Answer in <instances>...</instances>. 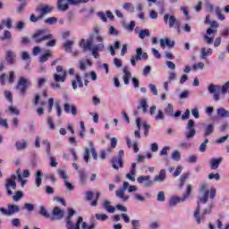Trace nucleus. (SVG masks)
<instances>
[{
    "label": "nucleus",
    "mask_w": 229,
    "mask_h": 229,
    "mask_svg": "<svg viewBox=\"0 0 229 229\" xmlns=\"http://www.w3.org/2000/svg\"><path fill=\"white\" fill-rule=\"evenodd\" d=\"M103 207L106 208V212H109V214H114V212H115V207L111 206L109 200L104 201Z\"/></svg>",
    "instance_id": "nucleus-33"
},
{
    "label": "nucleus",
    "mask_w": 229,
    "mask_h": 229,
    "mask_svg": "<svg viewBox=\"0 0 229 229\" xmlns=\"http://www.w3.org/2000/svg\"><path fill=\"white\" fill-rule=\"evenodd\" d=\"M134 199H136V201H139L140 203H144V201H146V197L144 195H141L140 193H136L133 196Z\"/></svg>",
    "instance_id": "nucleus-49"
},
{
    "label": "nucleus",
    "mask_w": 229,
    "mask_h": 229,
    "mask_svg": "<svg viewBox=\"0 0 229 229\" xmlns=\"http://www.w3.org/2000/svg\"><path fill=\"white\" fill-rule=\"evenodd\" d=\"M109 35L117 36L119 35V30L115 29L114 26H109Z\"/></svg>",
    "instance_id": "nucleus-62"
},
{
    "label": "nucleus",
    "mask_w": 229,
    "mask_h": 229,
    "mask_svg": "<svg viewBox=\"0 0 229 229\" xmlns=\"http://www.w3.org/2000/svg\"><path fill=\"white\" fill-rule=\"evenodd\" d=\"M163 21L165 26H168L169 28H174V26H176V23L178 22V20H176V16L170 13H163Z\"/></svg>",
    "instance_id": "nucleus-12"
},
{
    "label": "nucleus",
    "mask_w": 229,
    "mask_h": 229,
    "mask_svg": "<svg viewBox=\"0 0 229 229\" xmlns=\"http://www.w3.org/2000/svg\"><path fill=\"white\" fill-rule=\"evenodd\" d=\"M23 196L22 191H16V194L14 196H13V201H19Z\"/></svg>",
    "instance_id": "nucleus-63"
},
{
    "label": "nucleus",
    "mask_w": 229,
    "mask_h": 229,
    "mask_svg": "<svg viewBox=\"0 0 229 229\" xmlns=\"http://www.w3.org/2000/svg\"><path fill=\"white\" fill-rule=\"evenodd\" d=\"M173 112H174L173 105L167 104V106L165 109V115H168L169 117H173Z\"/></svg>",
    "instance_id": "nucleus-44"
},
{
    "label": "nucleus",
    "mask_w": 229,
    "mask_h": 229,
    "mask_svg": "<svg viewBox=\"0 0 229 229\" xmlns=\"http://www.w3.org/2000/svg\"><path fill=\"white\" fill-rule=\"evenodd\" d=\"M17 151H24L28 148V140H17L14 144Z\"/></svg>",
    "instance_id": "nucleus-21"
},
{
    "label": "nucleus",
    "mask_w": 229,
    "mask_h": 229,
    "mask_svg": "<svg viewBox=\"0 0 229 229\" xmlns=\"http://www.w3.org/2000/svg\"><path fill=\"white\" fill-rule=\"evenodd\" d=\"M150 35V32H149V30L148 29H145V30H141L139 33V37L141 38V39H144L146 38V37H149Z\"/></svg>",
    "instance_id": "nucleus-45"
},
{
    "label": "nucleus",
    "mask_w": 229,
    "mask_h": 229,
    "mask_svg": "<svg viewBox=\"0 0 229 229\" xmlns=\"http://www.w3.org/2000/svg\"><path fill=\"white\" fill-rule=\"evenodd\" d=\"M148 100L146 98H141L139 101L137 108L138 110H142L143 114H146V112H148Z\"/></svg>",
    "instance_id": "nucleus-29"
},
{
    "label": "nucleus",
    "mask_w": 229,
    "mask_h": 229,
    "mask_svg": "<svg viewBox=\"0 0 229 229\" xmlns=\"http://www.w3.org/2000/svg\"><path fill=\"white\" fill-rule=\"evenodd\" d=\"M39 214H40V216H43V217L51 219V214L47 213V210H46V208L44 206L40 207Z\"/></svg>",
    "instance_id": "nucleus-40"
},
{
    "label": "nucleus",
    "mask_w": 229,
    "mask_h": 229,
    "mask_svg": "<svg viewBox=\"0 0 229 229\" xmlns=\"http://www.w3.org/2000/svg\"><path fill=\"white\" fill-rule=\"evenodd\" d=\"M208 190L205 191L203 197L199 198V199L197 202V208L193 213L197 225H201V221L205 219V216H207V214H210L212 210V206H209L208 208L204 209L201 213V203L205 205L208 201Z\"/></svg>",
    "instance_id": "nucleus-1"
},
{
    "label": "nucleus",
    "mask_w": 229,
    "mask_h": 229,
    "mask_svg": "<svg viewBox=\"0 0 229 229\" xmlns=\"http://www.w3.org/2000/svg\"><path fill=\"white\" fill-rule=\"evenodd\" d=\"M5 99H7L10 103H13V96L10 90H5L4 92Z\"/></svg>",
    "instance_id": "nucleus-50"
},
{
    "label": "nucleus",
    "mask_w": 229,
    "mask_h": 229,
    "mask_svg": "<svg viewBox=\"0 0 229 229\" xmlns=\"http://www.w3.org/2000/svg\"><path fill=\"white\" fill-rule=\"evenodd\" d=\"M128 187H130V182H123V188L115 191L116 198H119L122 201H128L130 196L125 193L128 191Z\"/></svg>",
    "instance_id": "nucleus-9"
},
{
    "label": "nucleus",
    "mask_w": 229,
    "mask_h": 229,
    "mask_svg": "<svg viewBox=\"0 0 229 229\" xmlns=\"http://www.w3.org/2000/svg\"><path fill=\"white\" fill-rule=\"evenodd\" d=\"M72 87L73 90H76L78 87L81 89L83 88V81H81V76H80V74H75V81H72Z\"/></svg>",
    "instance_id": "nucleus-19"
},
{
    "label": "nucleus",
    "mask_w": 229,
    "mask_h": 229,
    "mask_svg": "<svg viewBox=\"0 0 229 229\" xmlns=\"http://www.w3.org/2000/svg\"><path fill=\"white\" fill-rule=\"evenodd\" d=\"M65 215V211L62 210L59 207L54 208L52 213L50 215L51 221H60V219L64 218Z\"/></svg>",
    "instance_id": "nucleus-14"
},
{
    "label": "nucleus",
    "mask_w": 229,
    "mask_h": 229,
    "mask_svg": "<svg viewBox=\"0 0 229 229\" xmlns=\"http://www.w3.org/2000/svg\"><path fill=\"white\" fill-rule=\"evenodd\" d=\"M189 180V174H185L182 177L180 178V183H179V188L182 189L183 187L185 182Z\"/></svg>",
    "instance_id": "nucleus-52"
},
{
    "label": "nucleus",
    "mask_w": 229,
    "mask_h": 229,
    "mask_svg": "<svg viewBox=\"0 0 229 229\" xmlns=\"http://www.w3.org/2000/svg\"><path fill=\"white\" fill-rule=\"evenodd\" d=\"M176 78H177L176 72H171L169 73L168 80H167L168 83H173V81H174Z\"/></svg>",
    "instance_id": "nucleus-59"
},
{
    "label": "nucleus",
    "mask_w": 229,
    "mask_h": 229,
    "mask_svg": "<svg viewBox=\"0 0 229 229\" xmlns=\"http://www.w3.org/2000/svg\"><path fill=\"white\" fill-rule=\"evenodd\" d=\"M5 60L10 65H13V64H15V54L13 51L9 50L5 53Z\"/></svg>",
    "instance_id": "nucleus-26"
},
{
    "label": "nucleus",
    "mask_w": 229,
    "mask_h": 229,
    "mask_svg": "<svg viewBox=\"0 0 229 229\" xmlns=\"http://www.w3.org/2000/svg\"><path fill=\"white\" fill-rule=\"evenodd\" d=\"M95 217L98 221H106V219H108V216L106 214H96Z\"/></svg>",
    "instance_id": "nucleus-58"
},
{
    "label": "nucleus",
    "mask_w": 229,
    "mask_h": 229,
    "mask_svg": "<svg viewBox=\"0 0 229 229\" xmlns=\"http://www.w3.org/2000/svg\"><path fill=\"white\" fill-rule=\"evenodd\" d=\"M46 31H47L46 29L38 30L32 35V40H34L36 44H40L41 42L53 38V34L46 35Z\"/></svg>",
    "instance_id": "nucleus-8"
},
{
    "label": "nucleus",
    "mask_w": 229,
    "mask_h": 229,
    "mask_svg": "<svg viewBox=\"0 0 229 229\" xmlns=\"http://www.w3.org/2000/svg\"><path fill=\"white\" fill-rule=\"evenodd\" d=\"M12 39V33L10 30H5L4 35L0 36V40H11Z\"/></svg>",
    "instance_id": "nucleus-42"
},
{
    "label": "nucleus",
    "mask_w": 229,
    "mask_h": 229,
    "mask_svg": "<svg viewBox=\"0 0 229 229\" xmlns=\"http://www.w3.org/2000/svg\"><path fill=\"white\" fill-rule=\"evenodd\" d=\"M60 178H62L64 180V182L67 181V172H65V170H64V168H60L58 171H57Z\"/></svg>",
    "instance_id": "nucleus-47"
},
{
    "label": "nucleus",
    "mask_w": 229,
    "mask_h": 229,
    "mask_svg": "<svg viewBox=\"0 0 229 229\" xmlns=\"http://www.w3.org/2000/svg\"><path fill=\"white\" fill-rule=\"evenodd\" d=\"M50 166L56 167L58 165V162H56V158L53 157V154H49Z\"/></svg>",
    "instance_id": "nucleus-53"
},
{
    "label": "nucleus",
    "mask_w": 229,
    "mask_h": 229,
    "mask_svg": "<svg viewBox=\"0 0 229 229\" xmlns=\"http://www.w3.org/2000/svg\"><path fill=\"white\" fill-rule=\"evenodd\" d=\"M131 78V72L128 71V67L123 69V81L124 85H130V79Z\"/></svg>",
    "instance_id": "nucleus-30"
},
{
    "label": "nucleus",
    "mask_w": 229,
    "mask_h": 229,
    "mask_svg": "<svg viewBox=\"0 0 229 229\" xmlns=\"http://www.w3.org/2000/svg\"><path fill=\"white\" fill-rule=\"evenodd\" d=\"M216 114L221 119H228V117H229V111L225 109V108H223V107H220V108L216 109Z\"/></svg>",
    "instance_id": "nucleus-31"
},
{
    "label": "nucleus",
    "mask_w": 229,
    "mask_h": 229,
    "mask_svg": "<svg viewBox=\"0 0 229 229\" xmlns=\"http://www.w3.org/2000/svg\"><path fill=\"white\" fill-rule=\"evenodd\" d=\"M220 92H222V94H226V92L229 93V81L225 82L221 89H220Z\"/></svg>",
    "instance_id": "nucleus-61"
},
{
    "label": "nucleus",
    "mask_w": 229,
    "mask_h": 229,
    "mask_svg": "<svg viewBox=\"0 0 229 229\" xmlns=\"http://www.w3.org/2000/svg\"><path fill=\"white\" fill-rule=\"evenodd\" d=\"M30 87H31V81L26 79V77H20L16 85V89L19 90L20 96H22L24 98Z\"/></svg>",
    "instance_id": "nucleus-6"
},
{
    "label": "nucleus",
    "mask_w": 229,
    "mask_h": 229,
    "mask_svg": "<svg viewBox=\"0 0 229 229\" xmlns=\"http://www.w3.org/2000/svg\"><path fill=\"white\" fill-rule=\"evenodd\" d=\"M37 12H39V19H44L45 15L53 12V6L47 4L38 5L36 8Z\"/></svg>",
    "instance_id": "nucleus-15"
},
{
    "label": "nucleus",
    "mask_w": 229,
    "mask_h": 229,
    "mask_svg": "<svg viewBox=\"0 0 229 229\" xmlns=\"http://www.w3.org/2000/svg\"><path fill=\"white\" fill-rule=\"evenodd\" d=\"M198 69H200V71H203V69H205V64L200 62L192 66L193 71H198Z\"/></svg>",
    "instance_id": "nucleus-60"
},
{
    "label": "nucleus",
    "mask_w": 229,
    "mask_h": 229,
    "mask_svg": "<svg viewBox=\"0 0 229 229\" xmlns=\"http://www.w3.org/2000/svg\"><path fill=\"white\" fill-rule=\"evenodd\" d=\"M212 53H213L212 48H201L200 49V58L205 60V58H207V56H210V55H212Z\"/></svg>",
    "instance_id": "nucleus-32"
},
{
    "label": "nucleus",
    "mask_w": 229,
    "mask_h": 229,
    "mask_svg": "<svg viewBox=\"0 0 229 229\" xmlns=\"http://www.w3.org/2000/svg\"><path fill=\"white\" fill-rule=\"evenodd\" d=\"M215 12H216V13L217 18H218L220 21H225V14H222V13H221V8H220V7H216V8H215Z\"/></svg>",
    "instance_id": "nucleus-51"
},
{
    "label": "nucleus",
    "mask_w": 229,
    "mask_h": 229,
    "mask_svg": "<svg viewBox=\"0 0 229 229\" xmlns=\"http://www.w3.org/2000/svg\"><path fill=\"white\" fill-rule=\"evenodd\" d=\"M214 128H216V123L214 122L208 123L204 127V137H210L214 133Z\"/></svg>",
    "instance_id": "nucleus-20"
},
{
    "label": "nucleus",
    "mask_w": 229,
    "mask_h": 229,
    "mask_svg": "<svg viewBox=\"0 0 229 229\" xmlns=\"http://www.w3.org/2000/svg\"><path fill=\"white\" fill-rule=\"evenodd\" d=\"M33 104L35 105V106H38V105H41V106H44V105H46V102L44 100L40 101V95L37 94L35 96Z\"/></svg>",
    "instance_id": "nucleus-39"
},
{
    "label": "nucleus",
    "mask_w": 229,
    "mask_h": 229,
    "mask_svg": "<svg viewBox=\"0 0 229 229\" xmlns=\"http://www.w3.org/2000/svg\"><path fill=\"white\" fill-rule=\"evenodd\" d=\"M76 211L72 208L68 209V216L65 218L66 229H80V225L83 223V217L79 216L75 225H72V217Z\"/></svg>",
    "instance_id": "nucleus-5"
},
{
    "label": "nucleus",
    "mask_w": 229,
    "mask_h": 229,
    "mask_svg": "<svg viewBox=\"0 0 229 229\" xmlns=\"http://www.w3.org/2000/svg\"><path fill=\"white\" fill-rule=\"evenodd\" d=\"M207 144H208V139H206L204 142L200 144L199 148V151H200V153H205V150L207 149Z\"/></svg>",
    "instance_id": "nucleus-54"
},
{
    "label": "nucleus",
    "mask_w": 229,
    "mask_h": 229,
    "mask_svg": "<svg viewBox=\"0 0 229 229\" xmlns=\"http://www.w3.org/2000/svg\"><path fill=\"white\" fill-rule=\"evenodd\" d=\"M57 8L62 12H66L69 10V1L68 0H57Z\"/></svg>",
    "instance_id": "nucleus-27"
},
{
    "label": "nucleus",
    "mask_w": 229,
    "mask_h": 229,
    "mask_svg": "<svg viewBox=\"0 0 229 229\" xmlns=\"http://www.w3.org/2000/svg\"><path fill=\"white\" fill-rule=\"evenodd\" d=\"M15 180H17V175L15 174L11 175V178H7L5 180L4 187L7 192V196H13V191H17V182Z\"/></svg>",
    "instance_id": "nucleus-7"
},
{
    "label": "nucleus",
    "mask_w": 229,
    "mask_h": 229,
    "mask_svg": "<svg viewBox=\"0 0 229 229\" xmlns=\"http://www.w3.org/2000/svg\"><path fill=\"white\" fill-rule=\"evenodd\" d=\"M55 108L57 112V117H60L62 115L64 110H62V106H60V100H57L55 104Z\"/></svg>",
    "instance_id": "nucleus-48"
},
{
    "label": "nucleus",
    "mask_w": 229,
    "mask_h": 229,
    "mask_svg": "<svg viewBox=\"0 0 229 229\" xmlns=\"http://www.w3.org/2000/svg\"><path fill=\"white\" fill-rule=\"evenodd\" d=\"M211 28L207 30V34L204 35L203 38L206 44L210 46L214 44V37H216V33H217V28H219V23L217 21H212L210 23Z\"/></svg>",
    "instance_id": "nucleus-4"
},
{
    "label": "nucleus",
    "mask_w": 229,
    "mask_h": 229,
    "mask_svg": "<svg viewBox=\"0 0 229 229\" xmlns=\"http://www.w3.org/2000/svg\"><path fill=\"white\" fill-rule=\"evenodd\" d=\"M167 47H174V41H172L169 38L160 39V47L165 49Z\"/></svg>",
    "instance_id": "nucleus-28"
},
{
    "label": "nucleus",
    "mask_w": 229,
    "mask_h": 229,
    "mask_svg": "<svg viewBox=\"0 0 229 229\" xmlns=\"http://www.w3.org/2000/svg\"><path fill=\"white\" fill-rule=\"evenodd\" d=\"M140 60H148V53H142L141 47L136 50V55L131 58V64L135 67L137 62H140Z\"/></svg>",
    "instance_id": "nucleus-10"
},
{
    "label": "nucleus",
    "mask_w": 229,
    "mask_h": 229,
    "mask_svg": "<svg viewBox=\"0 0 229 229\" xmlns=\"http://www.w3.org/2000/svg\"><path fill=\"white\" fill-rule=\"evenodd\" d=\"M23 208L28 210V212H33V210H35V206L31 203H25Z\"/></svg>",
    "instance_id": "nucleus-57"
},
{
    "label": "nucleus",
    "mask_w": 229,
    "mask_h": 229,
    "mask_svg": "<svg viewBox=\"0 0 229 229\" xmlns=\"http://www.w3.org/2000/svg\"><path fill=\"white\" fill-rule=\"evenodd\" d=\"M148 89L153 96H158V89H157V86H155V84H149Z\"/></svg>",
    "instance_id": "nucleus-55"
},
{
    "label": "nucleus",
    "mask_w": 229,
    "mask_h": 229,
    "mask_svg": "<svg viewBox=\"0 0 229 229\" xmlns=\"http://www.w3.org/2000/svg\"><path fill=\"white\" fill-rule=\"evenodd\" d=\"M192 191V184H188L186 186V191L182 196V199H185L191 196V192Z\"/></svg>",
    "instance_id": "nucleus-37"
},
{
    "label": "nucleus",
    "mask_w": 229,
    "mask_h": 229,
    "mask_svg": "<svg viewBox=\"0 0 229 229\" xmlns=\"http://www.w3.org/2000/svg\"><path fill=\"white\" fill-rule=\"evenodd\" d=\"M123 10H127V12H131V13H133V12H135V9L133 8V4H131V3L123 4Z\"/></svg>",
    "instance_id": "nucleus-41"
},
{
    "label": "nucleus",
    "mask_w": 229,
    "mask_h": 229,
    "mask_svg": "<svg viewBox=\"0 0 229 229\" xmlns=\"http://www.w3.org/2000/svg\"><path fill=\"white\" fill-rule=\"evenodd\" d=\"M172 159L175 160L176 162H180V160H182V155L180 154V151L174 150L172 153Z\"/></svg>",
    "instance_id": "nucleus-43"
},
{
    "label": "nucleus",
    "mask_w": 229,
    "mask_h": 229,
    "mask_svg": "<svg viewBox=\"0 0 229 229\" xmlns=\"http://www.w3.org/2000/svg\"><path fill=\"white\" fill-rule=\"evenodd\" d=\"M80 47L83 49V51H91L92 55H96L105 49V44L99 43L98 45L92 46V39H81L79 42Z\"/></svg>",
    "instance_id": "nucleus-3"
},
{
    "label": "nucleus",
    "mask_w": 229,
    "mask_h": 229,
    "mask_svg": "<svg viewBox=\"0 0 229 229\" xmlns=\"http://www.w3.org/2000/svg\"><path fill=\"white\" fill-rule=\"evenodd\" d=\"M208 91L209 94H213V99L215 101H219V99H221V89H219V86L216 84H209L208 86Z\"/></svg>",
    "instance_id": "nucleus-13"
},
{
    "label": "nucleus",
    "mask_w": 229,
    "mask_h": 229,
    "mask_svg": "<svg viewBox=\"0 0 229 229\" xmlns=\"http://www.w3.org/2000/svg\"><path fill=\"white\" fill-rule=\"evenodd\" d=\"M138 183H141L144 187L149 188L153 185V181H151V176L149 175H141L137 178Z\"/></svg>",
    "instance_id": "nucleus-16"
},
{
    "label": "nucleus",
    "mask_w": 229,
    "mask_h": 229,
    "mask_svg": "<svg viewBox=\"0 0 229 229\" xmlns=\"http://www.w3.org/2000/svg\"><path fill=\"white\" fill-rule=\"evenodd\" d=\"M50 56L51 53H45L41 57H39V62H41V64H44L45 62H47Z\"/></svg>",
    "instance_id": "nucleus-56"
},
{
    "label": "nucleus",
    "mask_w": 229,
    "mask_h": 229,
    "mask_svg": "<svg viewBox=\"0 0 229 229\" xmlns=\"http://www.w3.org/2000/svg\"><path fill=\"white\" fill-rule=\"evenodd\" d=\"M55 71L56 73L53 76V81L50 83V87L60 90V89H62L60 83H64L65 80H67V71H65L62 65H57Z\"/></svg>",
    "instance_id": "nucleus-2"
},
{
    "label": "nucleus",
    "mask_w": 229,
    "mask_h": 229,
    "mask_svg": "<svg viewBox=\"0 0 229 229\" xmlns=\"http://www.w3.org/2000/svg\"><path fill=\"white\" fill-rule=\"evenodd\" d=\"M111 163H112L113 168L115 169L116 171H119V169H123V159H118L115 157H113Z\"/></svg>",
    "instance_id": "nucleus-24"
},
{
    "label": "nucleus",
    "mask_w": 229,
    "mask_h": 229,
    "mask_svg": "<svg viewBox=\"0 0 229 229\" xmlns=\"http://www.w3.org/2000/svg\"><path fill=\"white\" fill-rule=\"evenodd\" d=\"M136 125L138 130L134 131V135L137 139H140V118L136 119Z\"/></svg>",
    "instance_id": "nucleus-38"
},
{
    "label": "nucleus",
    "mask_w": 229,
    "mask_h": 229,
    "mask_svg": "<svg viewBox=\"0 0 229 229\" xmlns=\"http://www.w3.org/2000/svg\"><path fill=\"white\" fill-rule=\"evenodd\" d=\"M64 110L66 112V114H72L73 116L78 115V108H76V106L74 105H71L66 102L64 105Z\"/></svg>",
    "instance_id": "nucleus-17"
},
{
    "label": "nucleus",
    "mask_w": 229,
    "mask_h": 229,
    "mask_svg": "<svg viewBox=\"0 0 229 229\" xmlns=\"http://www.w3.org/2000/svg\"><path fill=\"white\" fill-rule=\"evenodd\" d=\"M131 226H132V229H139L140 228V221L139 220H131Z\"/></svg>",
    "instance_id": "nucleus-64"
},
{
    "label": "nucleus",
    "mask_w": 229,
    "mask_h": 229,
    "mask_svg": "<svg viewBox=\"0 0 229 229\" xmlns=\"http://www.w3.org/2000/svg\"><path fill=\"white\" fill-rule=\"evenodd\" d=\"M89 144L91 155L94 160H98V152H96V148H94V143H92V141H89Z\"/></svg>",
    "instance_id": "nucleus-46"
},
{
    "label": "nucleus",
    "mask_w": 229,
    "mask_h": 229,
    "mask_svg": "<svg viewBox=\"0 0 229 229\" xmlns=\"http://www.w3.org/2000/svg\"><path fill=\"white\" fill-rule=\"evenodd\" d=\"M183 201H185V199H182V197H172L168 202V205L170 208H173L174 207H176L178 203H183Z\"/></svg>",
    "instance_id": "nucleus-23"
},
{
    "label": "nucleus",
    "mask_w": 229,
    "mask_h": 229,
    "mask_svg": "<svg viewBox=\"0 0 229 229\" xmlns=\"http://www.w3.org/2000/svg\"><path fill=\"white\" fill-rule=\"evenodd\" d=\"M35 182L37 187H40L42 185V171L38 170L37 172Z\"/></svg>",
    "instance_id": "nucleus-36"
},
{
    "label": "nucleus",
    "mask_w": 229,
    "mask_h": 229,
    "mask_svg": "<svg viewBox=\"0 0 229 229\" xmlns=\"http://www.w3.org/2000/svg\"><path fill=\"white\" fill-rule=\"evenodd\" d=\"M72 46H74V40H66L64 44V51H66V53H71Z\"/></svg>",
    "instance_id": "nucleus-34"
},
{
    "label": "nucleus",
    "mask_w": 229,
    "mask_h": 229,
    "mask_svg": "<svg viewBox=\"0 0 229 229\" xmlns=\"http://www.w3.org/2000/svg\"><path fill=\"white\" fill-rule=\"evenodd\" d=\"M221 162H223V158L219 157V158H212L209 161L210 164V170L211 171H216V169H217V167H219V165H221Z\"/></svg>",
    "instance_id": "nucleus-25"
},
{
    "label": "nucleus",
    "mask_w": 229,
    "mask_h": 229,
    "mask_svg": "<svg viewBox=\"0 0 229 229\" xmlns=\"http://www.w3.org/2000/svg\"><path fill=\"white\" fill-rule=\"evenodd\" d=\"M186 131L184 133L185 139H194L196 137V129L194 128V120H189L186 124Z\"/></svg>",
    "instance_id": "nucleus-11"
},
{
    "label": "nucleus",
    "mask_w": 229,
    "mask_h": 229,
    "mask_svg": "<svg viewBox=\"0 0 229 229\" xmlns=\"http://www.w3.org/2000/svg\"><path fill=\"white\" fill-rule=\"evenodd\" d=\"M92 63H90V60L89 59H82L79 61L78 68L80 71H87V67H91Z\"/></svg>",
    "instance_id": "nucleus-22"
},
{
    "label": "nucleus",
    "mask_w": 229,
    "mask_h": 229,
    "mask_svg": "<svg viewBox=\"0 0 229 229\" xmlns=\"http://www.w3.org/2000/svg\"><path fill=\"white\" fill-rule=\"evenodd\" d=\"M167 174H165V170L162 169L159 172V174L156 175L153 179V183H162L165 181Z\"/></svg>",
    "instance_id": "nucleus-18"
},
{
    "label": "nucleus",
    "mask_w": 229,
    "mask_h": 229,
    "mask_svg": "<svg viewBox=\"0 0 229 229\" xmlns=\"http://www.w3.org/2000/svg\"><path fill=\"white\" fill-rule=\"evenodd\" d=\"M8 209H9L10 216H13V214H17V212L21 210V208H19V206L14 204H9Z\"/></svg>",
    "instance_id": "nucleus-35"
}]
</instances>
